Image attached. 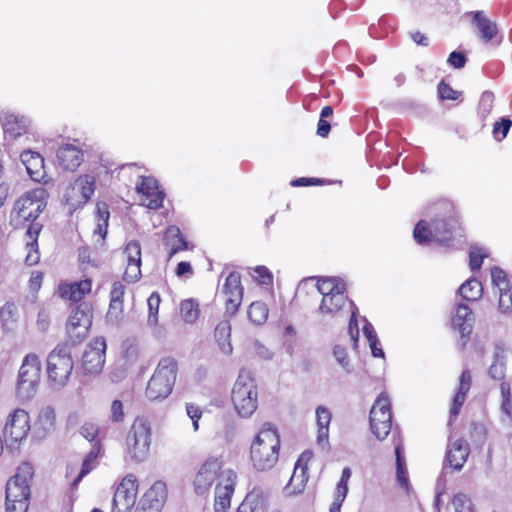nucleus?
Segmentation results:
<instances>
[{"label":"nucleus","mask_w":512,"mask_h":512,"mask_svg":"<svg viewBox=\"0 0 512 512\" xmlns=\"http://www.w3.org/2000/svg\"><path fill=\"white\" fill-rule=\"evenodd\" d=\"M92 285L90 278L74 282L63 281L59 283L57 293L61 299L79 303L91 293Z\"/></svg>","instance_id":"nucleus-25"},{"label":"nucleus","mask_w":512,"mask_h":512,"mask_svg":"<svg viewBox=\"0 0 512 512\" xmlns=\"http://www.w3.org/2000/svg\"><path fill=\"white\" fill-rule=\"evenodd\" d=\"M30 492L17 488L14 484L6 485V512H27Z\"/></svg>","instance_id":"nucleus-31"},{"label":"nucleus","mask_w":512,"mask_h":512,"mask_svg":"<svg viewBox=\"0 0 512 512\" xmlns=\"http://www.w3.org/2000/svg\"><path fill=\"white\" fill-rule=\"evenodd\" d=\"M126 263L123 278L127 282H136L141 277V245L137 240L128 242L122 252Z\"/></svg>","instance_id":"nucleus-21"},{"label":"nucleus","mask_w":512,"mask_h":512,"mask_svg":"<svg viewBox=\"0 0 512 512\" xmlns=\"http://www.w3.org/2000/svg\"><path fill=\"white\" fill-rule=\"evenodd\" d=\"M396 458V479L401 488L409 492L411 486L409 483L408 472L406 468L405 458L403 456V445L399 441L395 446Z\"/></svg>","instance_id":"nucleus-37"},{"label":"nucleus","mask_w":512,"mask_h":512,"mask_svg":"<svg viewBox=\"0 0 512 512\" xmlns=\"http://www.w3.org/2000/svg\"><path fill=\"white\" fill-rule=\"evenodd\" d=\"M334 356L338 363L343 366L345 369L349 367V358L346 348L341 345H335L333 350Z\"/></svg>","instance_id":"nucleus-59"},{"label":"nucleus","mask_w":512,"mask_h":512,"mask_svg":"<svg viewBox=\"0 0 512 512\" xmlns=\"http://www.w3.org/2000/svg\"><path fill=\"white\" fill-rule=\"evenodd\" d=\"M20 160L26 168L27 174L31 180L35 182L48 183L46 179V171L44 165V158L42 155L33 150H24L20 154Z\"/></svg>","instance_id":"nucleus-26"},{"label":"nucleus","mask_w":512,"mask_h":512,"mask_svg":"<svg viewBox=\"0 0 512 512\" xmlns=\"http://www.w3.org/2000/svg\"><path fill=\"white\" fill-rule=\"evenodd\" d=\"M472 385V375L469 369H464L459 377V383L456 393L452 399L450 407V421L454 420L460 413L462 406L466 401L467 394Z\"/></svg>","instance_id":"nucleus-28"},{"label":"nucleus","mask_w":512,"mask_h":512,"mask_svg":"<svg viewBox=\"0 0 512 512\" xmlns=\"http://www.w3.org/2000/svg\"><path fill=\"white\" fill-rule=\"evenodd\" d=\"M106 348L104 337H95L88 343L81 361L85 374L97 375L103 370Z\"/></svg>","instance_id":"nucleus-16"},{"label":"nucleus","mask_w":512,"mask_h":512,"mask_svg":"<svg viewBox=\"0 0 512 512\" xmlns=\"http://www.w3.org/2000/svg\"><path fill=\"white\" fill-rule=\"evenodd\" d=\"M31 430L30 414L23 408L13 409L6 417L3 433L13 442L24 440Z\"/></svg>","instance_id":"nucleus-17"},{"label":"nucleus","mask_w":512,"mask_h":512,"mask_svg":"<svg viewBox=\"0 0 512 512\" xmlns=\"http://www.w3.org/2000/svg\"><path fill=\"white\" fill-rule=\"evenodd\" d=\"M432 218L428 222L420 220L414 227L413 237L420 245L437 243L450 246L462 230L458 215L452 202L440 200L432 204Z\"/></svg>","instance_id":"nucleus-2"},{"label":"nucleus","mask_w":512,"mask_h":512,"mask_svg":"<svg viewBox=\"0 0 512 512\" xmlns=\"http://www.w3.org/2000/svg\"><path fill=\"white\" fill-rule=\"evenodd\" d=\"M348 333L350 335L353 347L356 348L359 337V328L355 311L352 312L351 317L349 319Z\"/></svg>","instance_id":"nucleus-56"},{"label":"nucleus","mask_w":512,"mask_h":512,"mask_svg":"<svg viewBox=\"0 0 512 512\" xmlns=\"http://www.w3.org/2000/svg\"><path fill=\"white\" fill-rule=\"evenodd\" d=\"M135 190L140 195L141 204L148 209L158 210L163 206L166 193L154 177L140 176Z\"/></svg>","instance_id":"nucleus-15"},{"label":"nucleus","mask_w":512,"mask_h":512,"mask_svg":"<svg viewBox=\"0 0 512 512\" xmlns=\"http://www.w3.org/2000/svg\"><path fill=\"white\" fill-rule=\"evenodd\" d=\"M80 434L87 439L92 445H96V443H102L99 438V428L94 423H84L80 428Z\"/></svg>","instance_id":"nucleus-50"},{"label":"nucleus","mask_w":512,"mask_h":512,"mask_svg":"<svg viewBox=\"0 0 512 512\" xmlns=\"http://www.w3.org/2000/svg\"><path fill=\"white\" fill-rule=\"evenodd\" d=\"M138 494V481L135 475H126L119 483L113 497L112 512H131Z\"/></svg>","instance_id":"nucleus-14"},{"label":"nucleus","mask_w":512,"mask_h":512,"mask_svg":"<svg viewBox=\"0 0 512 512\" xmlns=\"http://www.w3.org/2000/svg\"><path fill=\"white\" fill-rule=\"evenodd\" d=\"M231 338V324L229 321L224 320L217 324L214 330V339L220 350L224 355H231L233 347L230 341Z\"/></svg>","instance_id":"nucleus-35"},{"label":"nucleus","mask_w":512,"mask_h":512,"mask_svg":"<svg viewBox=\"0 0 512 512\" xmlns=\"http://www.w3.org/2000/svg\"><path fill=\"white\" fill-rule=\"evenodd\" d=\"M488 374L493 380L501 382L505 381L506 363L502 355L495 354L493 363L489 367Z\"/></svg>","instance_id":"nucleus-44"},{"label":"nucleus","mask_w":512,"mask_h":512,"mask_svg":"<svg viewBox=\"0 0 512 512\" xmlns=\"http://www.w3.org/2000/svg\"><path fill=\"white\" fill-rule=\"evenodd\" d=\"M318 292L322 295L319 311L324 315H337L347 304L346 284L335 277H324L317 281Z\"/></svg>","instance_id":"nucleus-7"},{"label":"nucleus","mask_w":512,"mask_h":512,"mask_svg":"<svg viewBox=\"0 0 512 512\" xmlns=\"http://www.w3.org/2000/svg\"><path fill=\"white\" fill-rule=\"evenodd\" d=\"M316 418H317V439L319 443L327 442L329 438V425L331 422V412L323 407L319 406L316 409Z\"/></svg>","instance_id":"nucleus-39"},{"label":"nucleus","mask_w":512,"mask_h":512,"mask_svg":"<svg viewBox=\"0 0 512 512\" xmlns=\"http://www.w3.org/2000/svg\"><path fill=\"white\" fill-rule=\"evenodd\" d=\"M469 452V445L464 439L455 440L447 451L446 458L449 465L455 470H460L466 462Z\"/></svg>","instance_id":"nucleus-34"},{"label":"nucleus","mask_w":512,"mask_h":512,"mask_svg":"<svg viewBox=\"0 0 512 512\" xmlns=\"http://www.w3.org/2000/svg\"><path fill=\"white\" fill-rule=\"evenodd\" d=\"M111 420L115 423L124 421L125 413L123 403L120 400H114L111 404Z\"/></svg>","instance_id":"nucleus-57"},{"label":"nucleus","mask_w":512,"mask_h":512,"mask_svg":"<svg viewBox=\"0 0 512 512\" xmlns=\"http://www.w3.org/2000/svg\"><path fill=\"white\" fill-rule=\"evenodd\" d=\"M500 394H501V410L507 415L511 416L512 414V392L511 386L507 381H502L499 386Z\"/></svg>","instance_id":"nucleus-45"},{"label":"nucleus","mask_w":512,"mask_h":512,"mask_svg":"<svg viewBox=\"0 0 512 512\" xmlns=\"http://www.w3.org/2000/svg\"><path fill=\"white\" fill-rule=\"evenodd\" d=\"M253 278L259 285L271 286L273 284V274L263 265L256 266L253 269Z\"/></svg>","instance_id":"nucleus-48"},{"label":"nucleus","mask_w":512,"mask_h":512,"mask_svg":"<svg viewBox=\"0 0 512 512\" xmlns=\"http://www.w3.org/2000/svg\"><path fill=\"white\" fill-rule=\"evenodd\" d=\"M244 289L241 284V275L237 271H231L222 286V294L224 295L226 312L235 314L243 299Z\"/></svg>","instance_id":"nucleus-19"},{"label":"nucleus","mask_w":512,"mask_h":512,"mask_svg":"<svg viewBox=\"0 0 512 512\" xmlns=\"http://www.w3.org/2000/svg\"><path fill=\"white\" fill-rule=\"evenodd\" d=\"M178 374V362L171 356L159 360L150 377L145 396L151 401L166 399L173 391Z\"/></svg>","instance_id":"nucleus-6"},{"label":"nucleus","mask_w":512,"mask_h":512,"mask_svg":"<svg viewBox=\"0 0 512 512\" xmlns=\"http://www.w3.org/2000/svg\"><path fill=\"white\" fill-rule=\"evenodd\" d=\"M438 95L441 100H457L460 93L454 90L448 83L441 80L437 87Z\"/></svg>","instance_id":"nucleus-53"},{"label":"nucleus","mask_w":512,"mask_h":512,"mask_svg":"<svg viewBox=\"0 0 512 512\" xmlns=\"http://www.w3.org/2000/svg\"><path fill=\"white\" fill-rule=\"evenodd\" d=\"M280 435L270 423H265L250 447V461L257 471L272 469L279 459Z\"/></svg>","instance_id":"nucleus-4"},{"label":"nucleus","mask_w":512,"mask_h":512,"mask_svg":"<svg viewBox=\"0 0 512 512\" xmlns=\"http://www.w3.org/2000/svg\"><path fill=\"white\" fill-rule=\"evenodd\" d=\"M96 190V179L90 174H81L69 184L64 193V204L70 214L83 208Z\"/></svg>","instance_id":"nucleus-9"},{"label":"nucleus","mask_w":512,"mask_h":512,"mask_svg":"<svg viewBox=\"0 0 512 512\" xmlns=\"http://www.w3.org/2000/svg\"><path fill=\"white\" fill-rule=\"evenodd\" d=\"M58 427L56 411L51 406L41 408L34 421L32 432L33 437L39 441L52 436Z\"/></svg>","instance_id":"nucleus-23"},{"label":"nucleus","mask_w":512,"mask_h":512,"mask_svg":"<svg viewBox=\"0 0 512 512\" xmlns=\"http://www.w3.org/2000/svg\"><path fill=\"white\" fill-rule=\"evenodd\" d=\"M450 322L452 329L459 333L458 348L465 350L473 332L474 313L472 309L466 304H457Z\"/></svg>","instance_id":"nucleus-13"},{"label":"nucleus","mask_w":512,"mask_h":512,"mask_svg":"<svg viewBox=\"0 0 512 512\" xmlns=\"http://www.w3.org/2000/svg\"><path fill=\"white\" fill-rule=\"evenodd\" d=\"M488 257V253L480 247L472 246L469 250V267L471 271L480 270L483 261Z\"/></svg>","instance_id":"nucleus-46"},{"label":"nucleus","mask_w":512,"mask_h":512,"mask_svg":"<svg viewBox=\"0 0 512 512\" xmlns=\"http://www.w3.org/2000/svg\"><path fill=\"white\" fill-rule=\"evenodd\" d=\"M498 309L502 313L512 311V290L511 288L499 290Z\"/></svg>","instance_id":"nucleus-52"},{"label":"nucleus","mask_w":512,"mask_h":512,"mask_svg":"<svg viewBox=\"0 0 512 512\" xmlns=\"http://www.w3.org/2000/svg\"><path fill=\"white\" fill-rule=\"evenodd\" d=\"M471 14L472 25L475 27L477 35L482 42L499 45L502 41V36L497 23L491 20L483 11H475Z\"/></svg>","instance_id":"nucleus-22"},{"label":"nucleus","mask_w":512,"mask_h":512,"mask_svg":"<svg viewBox=\"0 0 512 512\" xmlns=\"http://www.w3.org/2000/svg\"><path fill=\"white\" fill-rule=\"evenodd\" d=\"M163 246L168 253V258L170 259L175 254L186 251L188 249V242L183 237L178 227L170 226L164 233Z\"/></svg>","instance_id":"nucleus-32"},{"label":"nucleus","mask_w":512,"mask_h":512,"mask_svg":"<svg viewBox=\"0 0 512 512\" xmlns=\"http://www.w3.org/2000/svg\"><path fill=\"white\" fill-rule=\"evenodd\" d=\"M44 274L41 271H33L28 281V287L31 291L37 292L42 285Z\"/></svg>","instance_id":"nucleus-60"},{"label":"nucleus","mask_w":512,"mask_h":512,"mask_svg":"<svg viewBox=\"0 0 512 512\" xmlns=\"http://www.w3.org/2000/svg\"><path fill=\"white\" fill-rule=\"evenodd\" d=\"M511 126L512 121L505 117L501 118L500 121L495 122L492 129V134L495 140L502 141L505 139Z\"/></svg>","instance_id":"nucleus-49"},{"label":"nucleus","mask_w":512,"mask_h":512,"mask_svg":"<svg viewBox=\"0 0 512 512\" xmlns=\"http://www.w3.org/2000/svg\"><path fill=\"white\" fill-rule=\"evenodd\" d=\"M93 308L89 303L78 304L71 312L66 323V334L72 344L82 342L92 326Z\"/></svg>","instance_id":"nucleus-11"},{"label":"nucleus","mask_w":512,"mask_h":512,"mask_svg":"<svg viewBox=\"0 0 512 512\" xmlns=\"http://www.w3.org/2000/svg\"><path fill=\"white\" fill-rule=\"evenodd\" d=\"M369 425L372 434L380 441L384 440L392 428V411L388 395L380 393L369 413Z\"/></svg>","instance_id":"nucleus-10"},{"label":"nucleus","mask_w":512,"mask_h":512,"mask_svg":"<svg viewBox=\"0 0 512 512\" xmlns=\"http://www.w3.org/2000/svg\"><path fill=\"white\" fill-rule=\"evenodd\" d=\"M347 493H341L335 490V498L329 507V512H340L343 501L345 500Z\"/></svg>","instance_id":"nucleus-63"},{"label":"nucleus","mask_w":512,"mask_h":512,"mask_svg":"<svg viewBox=\"0 0 512 512\" xmlns=\"http://www.w3.org/2000/svg\"><path fill=\"white\" fill-rule=\"evenodd\" d=\"M351 477V471L348 467L344 468L341 473L340 480L336 486V490L341 493H348V481Z\"/></svg>","instance_id":"nucleus-61"},{"label":"nucleus","mask_w":512,"mask_h":512,"mask_svg":"<svg viewBox=\"0 0 512 512\" xmlns=\"http://www.w3.org/2000/svg\"><path fill=\"white\" fill-rule=\"evenodd\" d=\"M186 412H187V415L191 418V420L193 422L194 430L197 431L198 427H199L198 422L203 414L202 409L194 403H187L186 404Z\"/></svg>","instance_id":"nucleus-55"},{"label":"nucleus","mask_w":512,"mask_h":512,"mask_svg":"<svg viewBox=\"0 0 512 512\" xmlns=\"http://www.w3.org/2000/svg\"><path fill=\"white\" fill-rule=\"evenodd\" d=\"M248 318L255 325L264 324L269 316V308L266 303L262 301H254L248 308Z\"/></svg>","instance_id":"nucleus-42"},{"label":"nucleus","mask_w":512,"mask_h":512,"mask_svg":"<svg viewBox=\"0 0 512 512\" xmlns=\"http://www.w3.org/2000/svg\"><path fill=\"white\" fill-rule=\"evenodd\" d=\"M231 400L237 414L250 417L258 407V391L255 380L248 373H240L236 379Z\"/></svg>","instance_id":"nucleus-8"},{"label":"nucleus","mask_w":512,"mask_h":512,"mask_svg":"<svg viewBox=\"0 0 512 512\" xmlns=\"http://www.w3.org/2000/svg\"><path fill=\"white\" fill-rule=\"evenodd\" d=\"M102 456H103L102 443H96V445H92L90 451L84 456L79 474L73 481L74 487H77L79 482L86 475H88L91 471H93L94 469H96L98 467L99 459Z\"/></svg>","instance_id":"nucleus-33"},{"label":"nucleus","mask_w":512,"mask_h":512,"mask_svg":"<svg viewBox=\"0 0 512 512\" xmlns=\"http://www.w3.org/2000/svg\"><path fill=\"white\" fill-rule=\"evenodd\" d=\"M2 127L5 136L15 140L29 132L30 122L25 116L6 114L2 119Z\"/></svg>","instance_id":"nucleus-30"},{"label":"nucleus","mask_w":512,"mask_h":512,"mask_svg":"<svg viewBox=\"0 0 512 512\" xmlns=\"http://www.w3.org/2000/svg\"><path fill=\"white\" fill-rule=\"evenodd\" d=\"M180 315L186 323H194L200 315L199 302L193 298L181 301Z\"/></svg>","instance_id":"nucleus-43"},{"label":"nucleus","mask_w":512,"mask_h":512,"mask_svg":"<svg viewBox=\"0 0 512 512\" xmlns=\"http://www.w3.org/2000/svg\"><path fill=\"white\" fill-rule=\"evenodd\" d=\"M56 160L59 167L66 171H75L84 160L83 151L74 144H63L56 151Z\"/></svg>","instance_id":"nucleus-27"},{"label":"nucleus","mask_w":512,"mask_h":512,"mask_svg":"<svg viewBox=\"0 0 512 512\" xmlns=\"http://www.w3.org/2000/svg\"><path fill=\"white\" fill-rule=\"evenodd\" d=\"M491 278L493 285L499 290L511 288L507 274L499 267L491 268Z\"/></svg>","instance_id":"nucleus-47"},{"label":"nucleus","mask_w":512,"mask_h":512,"mask_svg":"<svg viewBox=\"0 0 512 512\" xmlns=\"http://www.w3.org/2000/svg\"><path fill=\"white\" fill-rule=\"evenodd\" d=\"M34 477V467L30 462H22L16 474L11 477L6 485L14 484L17 488L30 492V484Z\"/></svg>","instance_id":"nucleus-36"},{"label":"nucleus","mask_w":512,"mask_h":512,"mask_svg":"<svg viewBox=\"0 0 512 512\" xmlns=\"http://www.w3.org/2000/svg\"><path fill=\"white\" fill-rule=\"evenodd\" d=\"M74 367L71 355L63 348H55L47 357V377L49 382L57 387L68 383Z\"/></svg>","instance_id":"nucleus-12"},{"label":"nucleus","mask_w":512,"mask_h":512,"mask_svg":"<svg viewBox=\"0 0 512 512\" xmlns=\"http://www.w3.org/2000/svg\"><path fill=\"white\" fill-rule=\"evenodd\" d=\"M125 285L121 282H114L109 295V306L106 317L110 321H119L124 314Z\"/></svg>","instance_id":"nucleus-29"},{"label":"nucleus","mask_w":512,"mask_h":512,"mask_svg":"<svg viewBox=\"0 0 512 512\" xmlns=\"http://www.w3.org/2000/svg\"><path fill=\"white\" fill-rule=\"evenodd\" d=\"M175 273L178 277L191 276L193 274V268L189 262L181 261L178 263Z\"/></svg>","instance_id":"nucleus-64"},{"label":"nucleus","mask_w":512,"mask_h":512,"mask_svg":"<svg viewBox=\"0 0 512 512\" xmlns=\"http://www.w3.org/2000/svg\"><path fill=\"white\" fill-rule=\"evenodd\" d=\"M447 62L455 69H461L466 64V56L462 52L453 51L450 53Z\"/></svg>","instance_id":"nucleus-58"},{"label":"nucleus","mask_w":512,"mask_h":512,"mask_svg":"<svg viewBox=\"0 0 512 512\" xmlns=\"http://www.w3.org/2000/svg\"><path fill=\"white\" fill-rule=\"evenodd\" d=\"M313 453L306 450L298 457L293 473L285 486L287 495H297L305 490L309 476H308V463L311 461Z\"/></svg>","instance_id":"nucleus-20"},{"label":"nucleus","mask_w":512,"mask_h":512,"mask_svg":"<svg viewBox=\"0 0 512 512\" xmlns=\"http://www.w3.org/2000/svg\"><path fill=\"white\" fill-rule=\"evenodd\" d=\"M222 456H210L197 469L192 487L198 496H208L215 484L213 508L215 512H228L235 492L237 473L224 468Z\"/></svg>","instance_id":"nucleus-1"},{"label":"nucleus","mask_w":512,"mask_h":512,"mask_svg":"<svg viewBox=\"0 0 512 512\" xmlns=\"http://www.w3.org/2000/svg\"><path fill=\"white\" fill-rule=\"evenodd\" d=\"M152 444V426L145 416H137L125 437V459L134 463L145 461L149 455Z\"/></svg>","instance_id":"nucleus-5"},{"label":"nucleus","mask_w":512,"mask_h":512,"mask_svg":"<svg viewBox=\"0 0 512 512\" xmlns=\"http://www.w3.org/2000/svg\"><path fill=\"white\" fill-rule=\"evenodd\" d=\"M95 217L97 224L94 232L104 239L107 234L108 221L110 218L109 206L107 203L102 201H98L96 203Z\"/></svg>","instance_id":"nucleus-40"},{"label":"nucleus","mask_w":512,"mask_h":512,"mask_svg":"<svg viewBox=\"0 0 512 512\" xmlns=\"http://www.w3.org/2000/svg\"><path fill=\"white\" fill-rule=\"evenodd\" d=\"M263 505V490L254 488L245 496L237 512H261L264 511Z\"/></svg>","instance_id":"nucleus-38"},{"label":"nucleus","mask_w":512,"mask_h":512,"mask_svg":"<svg viewBox=\"0 0 512 512\" xmlns=\"http://www.w3.org/2000/svg\"><path fill=\"white\" fill-rule=\"evenodd\" d=\"M49 198L48 191L43 187L31 189L20 196L13 207L17 217L23 221H30L26 233V256L25 264L34 266L40 261V252L38 246V238L42 230V225L36 223L35 220L43 212Z\"/></svg>","instance_id":"nucleus-3"},{"label":"nucleus","mask_w":512,"mask_h":512,"mask_svg":"<svg viewBox=\"0 0 512 512\" xmlns=\"http://www.w3.org/2000/svg\"><path fill=\"white\" fill-rule=\"evenodd\" d=\"M41 378V362L37 354H27L20 366L17 386L19 390H34Z\"/></svg>","instance_id":"nucleus-18"},{"label":"nucleus","mask_w":512,"mask_h":512,"mask_svg":"<svg viewBox=\"0 0 512 512\" xmlns=\"http://www.w3.org/2000/svg\"><path fill=\"white\" fill-rule=\"evenodd\" d=\"M0 317L5 322H15L17 319V308L14 302H6L0 309Z\"/></svg>","instance_id":"nucleus-54"},{"label":"nucleus","mask_w":512,"mask_h":512,"mask_svg":"<svg viewBox=\"0 0 512 512\" xmlns=\"http://www.w3.org/2000/svg\"><path fill=\"white\" fill-rule=\"evenodd\" d=\"M323 182L324 181L319 178L301 177V178L293 180L291 182V185L294 187L312 186V185H321V184H323Z\"/></svg>","instance_id":"nucleus-62"},{"label":"nucleus","mask_w":512,"mask_h":512,"mask_svg":"<svg viewBox=\"0 0 512 512\" xmlns=\"http://www.w3.org/2000/svg\"><path fill=\"white\" fill-rule=\"evenodd\" d=\"M160 303L161 297L158 292H153L147 299V305L149 310L148 321L152 324H156L157 322Z\"/></svg>","instance_id":"nucleus-51"},{"label":"nucleus","mask_w":512,"mask_h":512,"mask_svg":"<svg viewBox=\"0 0 512 512\" xmlns=\"http://www.w3.org/2000/svg\"><path fill=\"white\" fill-rule=\"evenodd\" d=\"M166 499V484L156 481L142 496L137 512H161Z\"/></svg>","instance_id":"nucleus-24"},{"label":"nucleus","mask_w":512,"mask_h":512,"mask_svg":"<svg viewBox=\"0 0 512 512\" xmlns=\"http://www.w3.org/2000/svg\"><path fill=\"white\" fill-rule=\"evenodd\" d=\"M458 291L463 299L467 301H476L479 298H481L483 294V287L482 283L479 280L471 278L466 280L459 287Z\"/></svg>","instance_id":"nucleus-41"}]
</instances>
